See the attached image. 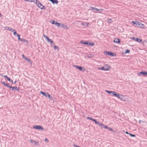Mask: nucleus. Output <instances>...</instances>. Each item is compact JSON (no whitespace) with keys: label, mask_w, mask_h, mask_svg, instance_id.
<instances>
[{"label":"nucleus","mask_w":147,"mask_h":147,"mask_svg":"<svg viewBox=\"0 0 147 147\" xmlns=\"http://www.w3.org/2000/svg\"><path fill=\"white\" fill-rule=\"evenodd\" d=\"M20 41H22V42H25L27 43L28 42V41L27 40H25L24 38H22Z\"/></svg>","instance_id":"nucleus-22"},{"label":"nucleus","mask_w":147,"mask_h":147,"mask_svg":"<svg viewBox=\"0 0 147 147\" xmlns=\"http://www.w3.org/2000/svg\"><path fill=\"white\" fill-rule=\"evenodd\" d=\"M5 29L11 31V32H13L15 31L14 29H13L9 27H5Z\"/></svg>","instance_id":"nucleus-13"},{"label":"nucleus","mask_w":147,"mask_h":147,"mask_svg":"<svg viewBox=\"0 0 147 147\" xmlns=\"http://www.w3.org/2000/svg\"><path fill=\"white\" fill-rule=\"evenodd\" d=\"M74 146L76 147H81L79 146L76 145H74Z\"/></svg>","instance_id":"nucleus-41"},{"label":"nucleus","mask_w":147,"mask_h":147,"mask_svg":"<svg viewBox=\"0 0 147 147\" xmlns=\"http://www.w3.org/2000/svg\"><path fill=\"white\" fill-rule=\"evenodd\" d=\"M111 69V67L107 65H104L102 67V70H103L105 71L109 70Z\"/></svg>","instance_id":"nucleus-5"},{"label":"nucleus","mask_w":147,"mask_h":147,"mask_svg":"<svg viewBox=\"0 0 147 147\" xmlns=\"http://www.w3.org/2000/svg\"><path fill=\"white\" fill-rule=\"evenodd\" d=\"M7 80L9 81H11V80H10V78H7Z\"/></svg>","instance_id":"nucleus-40"},{"label":"nucleus","mask_w":147,"mask_h":147,"mask_svg":"<svg viewBox=\"0 0 147 147\" xmlns=\"http://www.w3.org/2000/svg\"><path fill=\"white\" fill-rule=\"evenodd\" d=\"M26 1H28V2H32L33 1L32 0H25Z\"/></svg>","instance_id":"nucleus-36"},{"label":"nucleus","mask_w":147,"mask_h":147,"mask_svg":"<svg viewBox=\"0 0 147 147\" xmlns=\"http://www.w3.org/2000/svg\"><path fill=\"white\" fill-rule=\"evenodd\" d=\"M136 41L138 42H141L142 44V45L144 46L147 45V41H146L144 40V41H142V40L140 38H136Z\"/></svg>","instance_id":"nucleus-3"},{"label":"nucleus","mask_w":147,"mask_h":147,"mask_svg":"<svg viewBox=\"0 0 147 147\" xmlns=\"http://www.w3.org/2000/svg\"><path fill=\"white\" fill-rule=\"evenodd\" d=\"M108 129L110 131H112L113 130L112 128L109 127L108 128Z\"/></svg>","instance_id":"nucleus-35"},{"label":"nucleus","mask_w":147,"mask_h":147,"mask_svg":"<svg viewBox=\"0 0 147 147\" xmlns=\"http://www.w3.org/2000/svg\"><path fill=\"white\" fill-rule=\"evenodd\" d=\"M74 66L80 70L83 71H85V69L84 68L82 67H81L76 65H75Z\"/></svg>","instance_id":"nucleus-10"},{"label":"nucleus","mask_w":147,"mask_h":147,"mask_svg":"<svg viewBox=\"0 0 147 147\" xmlns=\"http://www.w3.org/2000/svg\"><path fill=\"white\" fill-rule=\"evenodd\" d=\"M40 92L41 94L43 95L44 96L46 97H47V96H48V97L49 98H50V96L48 93H45L44 92L42 91H40Z\"/></svg>","instance_id":"nucleus-8"},{"label":"nucleus","mask_w":147,"mask_h":147,"mask_svg":"<svg viewBox=\"0 0 147 147\" xmlns=\"http://www.w3.org/2000/svg\"><path fill=\"white\" fill-rule=\"evenodd\" d=\"M38 7L41 9L45 10L46 9L45 7L42 5L41 3L39 5Z\"/></svg>","instance_id":"nucleus-15"},{"label":"nucleus","mask_w":147,"mask_h":147,"mask_svg":"<svg viewBox=\"0 0 147 147\" xmlns=\"http://www.w3.org/2000/svg\"><path fill=\"white\" fill-rule=\"evenodd\" d=\"M80 42L81 44L85 45H88L93 46L94 45V43L93 42H90L88 41H86L85 42L84 40H81L80 41Z\"/></svg>","instance_id":"nucleus-2"},{"label":"nucleus","mask_w":147,"mask_h":147,"mask_svg":"<svg viewBox=\"0 0 147 147\" xmlns=\"http://www.w3.org/2000/svg\"><path fill=\"white\" fill-rule=\"evenodd\" d=\"M139 22L136 21H132V22L134 24H135L137 26V24H138Z\"/></svg>","instance_id":"nucleus-24"},{"label":"nucleus","mask_w":147,"mask_h":147,"mask_svg":"<svg viewBox=\"0 0 147 147\" xmlns=\"http://www.w3.org/2000/svg\"><path fill=\"white\" fill-rule=\"evenodd\" d=\"M5 86L8 87H9V86H9L8 85V84H5Z\"/></svg>","instance_id":"nucleus-39"},{"label":"nucleus","mask_w":147,"mask_h":147,"mask_svg":"<svg viewBox=\"0 0 147 147\" xmlns=\"http://www.w3.org/2000/svg\"><path fill=\"white\" fill-rule=\"evenodd\" d=\"M34 129L39 130H43V128L40 125H36L34 126L33 127Z\"/></svg>","instance_id":"nucleus-6"},{"label":"nucleus","mask_w":147,"mask_h":147,"mask_svg":"<svg viewBox=\"0 0 147 147\" xmlns=\"http://www.w3.org/2000/svg\"><path fill=\"white\" fill-rule=\"evenodd\" d=\"M1 75L3 77L6 78L7 79L8 78L6 75L4 76H3L2 75Z\"/></svg>","instance_id":"nucleus-33"},{"label":"nucleus","mask_w":147,"mask_h":147,"mask_svg":"<svg viewBox=\"0 0 147 147\" xmlns=\"http://www.w3.org/2000/svg\"><path fill=\"white\" fill-rule=\"evenodd\" d=\"M113 42L115 43H119L120 42V40L117 38H115L113 40Z\"/></svg>","instance_id":"nucleus-21"},{"label":"nucleus","mask_w":147,"mask_h":147,"mask_svg":"<svg viewBox=\"0 0 147 147\" xmlns=\"http://www.w3.org/2000/svg\"><path fill=\"white\" fill-rule=\"evenodd\" d=\"M53 4H57L58 3L57 0H49Z\"/></svg>","instance_id":"nucleus-19"},{"label":"nucleus","mask_w":147,"mask_h":147,"mask_svg":"<svg viewBox=\"0 0 147 147\" xmlns=\"http://www.w3.org/2000/svg\"><path fill=\"white\" fill-rule=\"evenodd\" d=\"M45 141L47 142H49V140L47 138H45Z\"/></svg>","instance_id":"nucleus-34"},{"label":"nucleus","mask_w":147,"mask_h":147,"mask_svg":"<svg viewBox=\"0 0 147 147\" xmlns=\"http://www.w3.org/2000/svg\"><path fill=\"white\" fill-rule=\"evenodd\" d=\"M137 26L142 28H144V27L145 26L144 24L140 22H138V23L137 25Z\"/></svg>","instance_id":"nucleus-9"},{"label":"nucleus","mask_w":147,"mask_h":147,"mask_svg":"<svg viewBox=\"0 0 147 147\" xmlns=\"http://www.w3.org/2000/svg\"><path fill=\"white\" fill-rule=\"evenodd\" d=\"M104 54L105 55H108L111 57L116 56V55L115 53H113L111 52L105 51L104 52Z\"/></svg>","instance_id":"nucleus-4"},{"label":"nucleus","mask_w":147,"mask_h":147,"mask_svg":"<svg viewBox=\"0 0 147 147\" xmlns=\"http://www.w3.org/2000/svg\"><path fill=\"white\" fill-rule=\"evenodd\" d=\"M125 133L127 134H129H129H130V133H128L127 131H125Z\"/></svg>","instance_id":"nucleus-44"},{"label":"nucleus","mask_w":147,"mask_h":147,"mask_svg":"<svg viewBox=\"0 0 147 147\" xmlns=\"http://www.w3.org/2000/svg\"><path fill=\"white\" fill-rule=\"evenodd\" d=\"M130 52V50L129 49H126L125 51L122 52V53L123 55H125L127 53H129Z\"/></svg>","instance_id":"nucleus-16"},{"label":"nucleus","mask_w":147,"mask_h":147,"mask_svg":"<svg viewBox=\"0 0 147 147\" xmlns=\"http://www.w3.org/2000/svg\"><path fill=\"white\" fill-rule=\"evenodd\" d=\"M17 36L18 37V40L20 41L22 38H20V34H17Z\"/></svg>","instance_id":"nucleus-27"},{"label":"nucleus","mask_w":147,"mask_h":147,"mask_svg":"<svg viewBox=\"0 0 147 147\" xmlns=\"http://www.w3.org/2000/svg\"><path fill=\"white\" fill-rule=\"evenodd\" d=\"M87 119H90L91 120H92V121H94L96 124H98V121H96V120L95 119H94L92 118L89 117H87Z\"/></svg>","instance_id":"nucleus-14"},{"label":"nucleus","mask_w":147,"mask_h":147,"mask_svg":"<svg viewBox=\"0 0 147 147\" xmlns=\"http://www.w3.org/2000/svg\"><path fill=\"white\" fill-rule=\"evenodd\" d=\"M47 40L48 41V42H49L50 43L51 45L52 46V45H54V43L53 42V41L49 39V38L48 40Z\"/></svg>","instance_id":"nucleus-17"},{"label":"nucleus","mask_w":147,"mask_h":147,"mask_svg":"<svg viewBox=\"0 0 147 147\" xmlns=\"http://www.w3.org/2000/svg\"><path fill=\"white\" fill-rule=\"evenodd\" d=\"M30 141L32 143L34 144L35 145L37 144L36 142L34 141H33L32 140H30Z\"/></svg>","instance_id":"nucleus-23"},{"label":"nucleus","mask_w":147,"mask_h":147,"mask_svg":"<svg viewBox=\"0 0 147 147\" xmlns=\"http://www.w3.org/2000/svg\"><path fill=\"white\" fill-rule=\"evenodd\" d=\"M10 82H11L12 83H13V81L12 80H11Z\"/></svg>","instance_id":"nucleus-46"},{"label":"nucleus","mask_w":147,"mask_h":147,"mask_svg":"<svg viewBox=\"0 0 147 147\" xmlns=\"http://www.w3.org/2000/svg\"><path fill=\"white\" fill-rule=\"evenodd\" d=\"M81 24L83 26H84L85 25V24H84V23L83 22H82Z\"/></svg>","instance_id":"nucleus-42"},{"label":"nucleus","mask_w":147,"mask_h":147,"mask_svg":"<svg viewBox=\"0 0 147 147\" xmlns=\"http://www.w3.org/2000/svg\"><path fill=\"white\" fill-rule=\"evenodd\" d=\"M64 28H67V26L65 25H64Z\"/></svg>","instance_id":"nucleus-37"},{"label":"nucleus","mask_w":147,"mask_h":147,"mask_svg":"<svg viewBox=\"0 0 147 147\" xmlns=\"http://www.w3.org/2000/svg\"><path fill=\"white\" fill-rule=\"evenodd\" d=\"M88 57L92 58L93 57V55H92L90 54L88 55Z\"/></svg>","instance_id":"nucleus-28"},{"label":"nucleus","mask_w":147,"mask_h":147,"mask_svg":"<svg viewBox=\"0 0 147 147\" xmlns=\"http://www.w3.org/2000/svg\"><path fill=\"white\" fill-rule=\"evenodd\" d=\"M91 8L92 9L94 10V11H95L97 12L99 11L100 10H101L100 9H98L97 8H95L94 7H91Z\"/></svg>","instance_id":"nucleus-20"},{"label":"nucleus","mask_w":147,"mask_h":147,"mask_svg":"<svg viewBox=\"0 0 147 147\" xmlns=\"http://www.w3.org/2000/svg\"><path fill=\"white\" fill-rule=\"evenodd\" d=\"M108 127L107 126H104V128H107Z\"/></svg>","instance_id":"nucleus-45"},{"label":"nucleus","mask_w":147,"mask_h":147,"mask_svg":"<svg viewBox=\"0 0 147 147\" xmlns=\"http://www.w3.org/2000/svg\"><path fill=\"white\" fill-rule=\"evenodd\" d=\"M64 26V25H63V24H61V26H60V27L61 28H63Z\"/></svg>","instance_id":"nucleus-38"},{"label":"nucleus","mask_w":147,"mask_h":147,"mask_svg":"<svg viewBox=\"0 0 147 147\" xmlns=\"http://www.w3.org/2000/svg\"><path fill=\"white\" fill-rule=\"evenodd\" d=\"M136 38H135L134 37H132L131 38L132 39V40H134L135 41H136Z\"/></svg>","instance_id":"nucleus-31"},{"label":"nucleus","mask_w":147,"mask_h":147,"mask_svg":"<svg viewBox=\"0 0 147 147\" xmlns=\"http://www.w3.org/2000/svg\"><path fill=\"white\" fill-rule=\"evenodd\" d=\"M105 92L109 94H111L113 93V95L117 97L118 98L124 101H125V100L123 99V98L124 97V96L122 94H120L118 93H117L115 91H109L107 90H106Z\"/></svg>","instance_id":"nucleus-1"},{"label":"nucleus","mask_w":147,"mask_h":147,"mask_svg":"<svg viewBox=\"0 0 147 147\" xmlns=\"http://www.w3.org/2000/svg\"><path fill=\"white\" fill-rule=\"evenodd\" d=\"M138 76H140L141 75L146 76L147 75V72L146 71H141L137 74Z\"/></svg>","instance_id":"nucleus-7"},{"label":"nucleus","mask_w":147,"mask_h":147,"mask_svg":"<svg viewBox=\"0 0 147 147\" xmlns=\"http://www.w3.org/2000/svg\"><path fill=\"white\" fill-rule=\"evenodd\" d=\"M108 22L109 23H111L112 22L111 19H109L108 21Z\"/></svg>","instance_id":"nucleus-29"},{"label":"nucleus","mask_w":147,"mask_h":147,"mask_svg":"<svg viewBox=\"0 0 147 147\" xmlns=\"http://www.w3.org/2000/svg\"><path fill=\"white\" fill-rule=\"evenodd\" d=\"M9 88H10L11 89V90L12 91H14V90H16L17 91L19 90V88H18L16 86L12 87L11 86H9Z\"/></svg>","instance_id":"nucleus-11"},{"label":"nucleus","mask_w":147,"mask_h":147,"mask_svg":"<svg viewBox=\"0 0 147 147\" xmlns=\"http://www.w3.org/2000/svg\"><path fill=\"white\" fill-rule=\"evenodd\" d=\"M54 49L55 50L57 49V50H58L59 49L58 47H54Z\"/></svg>","instance_id":"nucleus-30"},{"label":"nucleus","mask_w":147,"mask_h":147,"mask_svg":"<svg viewBox=\"0 0 147 147\" xmlns=\"http://www.w3.org/2000/svg\"><path fill=\"white\" fill-rule=\"evenodd\" d=\"M43 37L46 39V40H48V39L49 38L48 36H47V35H46L45 34H43Z\"/></svg>","instance_id":"nucleus-25"},{"label":"nucleus","mask_w":147,"mask_h":147,"mask_svg":"<svg viewBox=\"0 0 147 147\" xmlns=\"http://www.w3.org/2000/svg\"><path fill=\"white\" fill-rule=\"evenodd\" d=\"M2 83L3 84H4V85H5V84H6V83H5V82H2Z\"/></svg>","instance_id":"nucleus-43"},{"label":"nucleus","mask_w":147,"mask_h":147,"mask_svg":"<svg viewBox=\"0 0 147 147\" xmlns=\"http://www.w3.org/2000/svg\"><path fill=\"white\" fill-rule=\"evenodd\" d=\"M129 135L131 136L132 137H135L136 136L135 135H134V134H129Z\"/></svg>","instance_id":"nucleus-32"},{"label":"nucleus","mask_w":147,"mask_h":147,"mask_svg":"<svg viewBox=\"0 0 147 147\" xmlns=\"http://www.w3.org/2000/svg\"><path fill=\"white\" fill-rule=\"evenodd\" d=\"M13 32L14 35L16 36H17V34H18L17 33V32L15 30V31H13Z\"/></svg>","instance_id":"nucleus-26"},{"label":"nucleus","mask_w":147,"mask_h":147,"mask_svg":"<svg viewBox=\"0 0 147 147\" xmlns=\"http://www.w3.org/2000/svg\"><path fill=\"white\" fill-rule=\"evenodd\" d=\"M22 57L26 61H27L28 62L30 61V59L24 56V55H22Z\"/></svg>","instance_id":"nucleus-18"},{"label":"nucleus","mask_w":147,"mask_h":147,"mask_svg":"<svg viewBox=\"0 0 147 147\" xmlns=\"http://www.w3.org/2000/svg\"><path fill=\"white\" fill-rule=\"evenodd\" d=\"M52 23L53 24H55L56 26H59L61 24L60 23L58 22L57 21L53 20L52 22Z\"/></svg>","instance_id":"nucleus-12"},{"label":"nucleus","mask_w":147,"mask_h":147,"mask_svg":"<svg viewBox=\"0 0 147 147\" xmlns=\"http://www.w3.org/2000/svg\"><path fill=\"white\" fill-rule=\"evenodd\" d=\"M86 24H87V26H88V24H89V23H86Z\"/></svg>","instance_id":"nucleus-47"}]
</instances>
